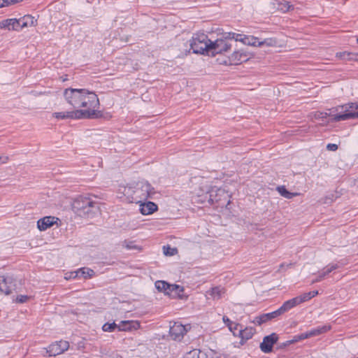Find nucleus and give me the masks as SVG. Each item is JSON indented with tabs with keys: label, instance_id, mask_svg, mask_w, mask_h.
I'll return each mask as SVG.
<instances>
[{
	"label": "nucleus",
	"instance_id": "obj_51",
	"mask_svg": "<svg viewBox=\"0 0 358 358\" xmlns=\"http://www.w3.org/2000/svg\"><path fill=\"white\" fill-rule=\"evenodd\" d=\"M309 292L311 294V298H313L318 294V291H317V290Z\"/></svg>",
	"mask_w": 358,
	"mask_h": 358
},
{
	"label": "nucleus",
	"instance_id": "obj_30",
	"mask_svg": "<svg viewBox=\"0 0 358 358\" xmlns=\"http://www.w3.org/2000/svg\"><path fill=\"white\" fill-rule=\"evenodd\" d=\"M155 287L159 292H164L167 295V291L170 288V284L163 280L155 282Z\"/></svg>",
	"mask_w": 358,
	"mask_h": 358
},
{
	"label": "nucleus",
	"instance_id": "obj_48",
	"mask_svg": "<svg viewBox=\"0 0 358 358\" xmlns=\"http://www.w3.org/2000/svg\"><path fill=\"white\" fill-rule=\"evenodd\" d=\"M9 157L8 156H0V160L2 164H6L8 161Z\"/></svg>",
	"mask_w": 358,
	"mask_h": 358
},
{
	"label": "nucleus",
	"instance_id": "obj_2",
	"mask_svg": "<svg viewBox=\"0 0 358 358\" xmlns=\"http://www.w3.org/2000/svg\"><path fill=\"white\" fill-rule=\"evenodd\" d=\"M210 41L208 36L203 33H196L190 40V48L193 53L210 55Z\"/></svg>",
	"mask_w": 358,
	"mask_h": 358
},
{
	"label": "nucleus",
	"instance_id": "obj_16",
	"mask_svg": "<svg viewBox=\"0 0 358 358\" xmlns=\"http://www.w3.org/2000/svg\"><path fill=\"white\" fill-rule=\"evenodd\" d=\"M58 220L53 216H46L38 220L37 227L40 231H45L56 223Z\"/></svg>",
	"mask_w": 358,
	"mask_h": 358
},
{
	"label": "nucleus",
	"instance_id": "obj_28",
	"mask_svg": "<svg viewBox=\"0 0 358 358\" xmlns=\"http://www.w3.org/2000/svg\"><path fill=\"white\" fill-rule=\"evenodd\" d=\"M94 271L89 268H82L76 271L75 276H82L85 279L92 278L94 275Z\"/></svg>",
	"mask_w": 358,
	"mask_h": 358
},
{
	"label": "nucleus",
	"instance_id": "obj_1",
	"mask_svg": "<svg viewBox=\"0 0 358 358\" xmlns=\"http://www.w3.org/2000/svg\"><path fill=\"white\" fill-rule=\"evenodd\" d=\"M64 96L67 103L73 108H85L86 109L83 110L99 112L97 117L93 119L103 116L101 111L95 110L99 106V100L95 92L86 89L67 88L64 92Z\"/></svg>",
	"mask_w": 358,
	"mask_h": 358
},
{
	"label": "nucleus",
	"instance_id": "obj_12",
	"mask_svg": "<svg viewBox=\"0 0 358 358\" xmlns=\"http://www.w3.org/2000/svg\"><path fill=\"white\" fill-rule=\"evenodd\" d=\"M249 53L243 50L234 51L229 57L231 64L237 65L243 62H245L249 59Z\"/></svg>",
	"mask_w": 358,
	"mask_h": 358
},
{
	"label": "nucleus",
	"instance_id": "obj_46",
	"mask_svg": "<svg viewBox=\"0 0 358 358\" xmlns=\"http://www.w3.org/2000/svg\"><path fill=\"white\" fill-rule=\"evenodd\" d=\"M348 106L349 108H351V109H352V108L358 109V101L356 102V103H349L348 104Z\"/></svg>",
	"mask_w": 358,
	"mask_h": 358
},
{
	"label": "nucleus",
	"instance_id": "obj_54",
	"mask_svg": "<svg viewBox=\"0 0 358 358\" xmlns=\"http://www.w3.org/2000/svg\"><path fill=\"white\" fill-rule=\"evenodd\" d=\"M357 43H358V36L357 37Z\"/></svg>",
	"mask_w": 358,
	"mask_h": 358
},
{
	"label": "nucleus",
	"instance_id": "obj_22",
	"mask_svg": "<svg viewBox=\"0 0 358 358\" xmlns=\"http://www.w3.org/2000/svg\"><path fill=\"white\" fill-rule=\"evenodd\" d=\"M338 268L339 266L337 264H329L325 268H324L322 272H320L318 276L315 279L313 280L311 284L320 282L327 275Z\"/></svg>",
	"mask_w": 358,
	"mask_h": 358
},
{
	"label": "nucleus",
	"instance_id": "obj_9",
	"mask_svg": "<svg viewBox=\"0 0 358 358\" xmlns=\"http://www.w3.org/2000/svg\"><path fill=\"white\" fill-rule=\"evenodd\" d=\"M278 336L275 333L266 336L260 344V349L264 353H269L273 350V345L278 341Z\"/></svg>",
	"mask_w": 358,
	"mask_h": 358
},
{
	"label": "nucleus",
	"instance_id": "obj_25",
	"mask_svg": "<svg viewBox=\"0 0 358 358\" xmlns=\"http://www.w3.org/2000/svg\"><path fill=\"white\" fill-rule=\"evenodd\" d=\"M299 304V303L297 298L294 297L292 299L285 301L278 309L281 315H282L285 312L288 311L289 310Z\"/></svg>",
	"mask_w": 358,
	"mask_h": 358
},
{
	"label": "nucleus",
	"instance_id": "obj_36",
	"mask_svg": "<svg viewBox=\"0 0 358 358\" xmlns=\"http://www.w3.org/2000/svg\"><path fill=\"white\" fill-rule=\"evenodd\" d=\"M163 251L164 254L166 256H173L177 252V248H171L169 245H164L163 247Z\"/></svg>",
	"mask_w": 358,
	"mask_h": 358
},
{
	"label": "nucleus",
	"instance_id": "obj_3",
	"mask_svg": "<svg viewBox=\"0 0 358 358\" xmlns=\"http://www.w3.org/2000/svg\"><path fill=\"white\" fill-rule=\"evenodd\" d=\"M208 202L211 204L216 203L217 207H226L230 204V196L224 189L211 188L207 192Z\"/></svg>",
	"mask_w": 358,
	"mask_h": 358
},
{
	"label": "nucleus",
	"instance_id": "obj_17",
	"mask_svg": "<svg viewBox=\"0 0 358 358\" xmlns=\"http://www.w3.org/2000/svg\"><path fill=\"white\" fill-rule=\"evenodd\" d=\"M235 41L242 42L245 45L257 46L259 38L253 36L237 34Z\"/></svg>",
	"mask_w": 358,
	"mask_h": 358
},
{
	"label": "nucleus",
	"instance_id": "obj_49",
	"mask_svg": "<svg viewBox=\"0 0 358 358\" xmlns=\"http://www.w3.org/2000/svg\"><path fill=\"white\" fill-rule=\"evenodd\" d=\"M75 275H76V271L71 272L69 275L65 277V278L68 280L70 278H76L78 277V276H75Z\"/></svg>",
	"mask_w": 358,
	"mask_h": 358
},
{
	"label": "nucleus",
	"instance_id": "obj_7",
	"mask_svg": "<svg viewBox=\"0 0 358 358\" xmlns=\"http://www.w3.org/2000/svg\"><path fill=\"white\" fill-rule=\"evenodd\" d=\"M69 348V343L65 341H60L52 343L47 348V352L50 357L60 355L67 350Z\"/></svg>",
	"mask_w": 358,
	"mask_h": 358
},
{
	"label": "nucleus",
	"instance_id": "obj_6",
	"mask_svg": "<svg viewBox=\"0 0 358 358\" xmlns=\"http://www.w3.org/2000/svg\"><path fill=\"white\" fill-rule=\"evenodd\" d=\"M17 289L15 279L12 276H0V292L6 295L10 294Z\"/></svg>",
	"mask_w": 358,
	"mask_h": 358
},
{
	"label": "nucleus",
	"instance_id": "obj_39",
	"mask_svg": "<svg viewBox=\"0 0 358 358\" xmlns=\"http://www.w3.org/2000/svg\"><path fill=\"white\" fill-rule=\"evenodd\" d=\"M252 322L257 325H261L265 323L264 320L263 318V314L255 317V319L252 321Z\"/></svg>",
	"mask_w": 358,
	"mask_h": 358
},
{
	"label": "nucleus",
	"instance_id": "obj_19",
	"mask_svg": "<svg viewBox=\"0 0 358 358\" xmlns=\"http://www.w3.org/2000/svg\"><path fill=\"white\" fill-rule=\"evenodd\" d=\"M329 329V327H327V326H323L322 327L317 328L306 333H302L298 335V340L301 341L311 336L320 335L322 333L327 331Z\"/></svg>",
	"mask_w": 358,
	"mask_h": 358
},
{
	"label": "nucleus",
	"instance_id": "obj_35",
	"mask_svg": "<svg viewBox=\"0 0 358 358\" xmlns=\"http://www.w3.org/2000/svg\"><path fill=\"white\" fill-rule=\"evenodd\" d=\"M278 9L285 13L290 10H293L294 6L290 4L289 2L285 1L284 2H280L278 3Z\"/></svg>",
	"mask_w": 358,
	"mask_h": 358
},
{
	"label": "nucleus",
	"instance_id": "obj_38",
	"mask_svg": "<svg viewBox=\"0 0 358 358\" xmlns=\"http://www.w3.org/2000/svg\"><path fill=\"white\" fill-rule=\"evenodd\" d=\"M242 326L239 324H235L234 327H232V325H231L229 329V330L233 333V334L234 336H238V330L240 329V328H241Z\"/></svg>",
	"mask_w": 358,
	"mask_h": 358
},
{
	"label": "nucleus",
	"instance_id": "obj_37",
	"mask_svg": "<svg viewBox=\"0 0 358 358\" xmlns=\"http://www.w3.org/2000/svg\"><path fill=\"white\" fill-rule=\"evenodd\" d=\"M296 298L299 301V304L312 299L310 292L304 293L299 296H296Z\"/></svg>",
	"mask_w": 358,
	"mask_h": 358
},
{
	"label": "nucleus",
	"instance_id": "obj_18",
	"mask_svg": "<svg viewBox=\"0 0 358 358\" xmlns=\"http://www.w3.org/2000/svg\"><path fill=\"white\" fill-rule=\"evenodd\" d=\"M183 292V287L175 284H170V288L167 291V295H169L173 298H178L182 299H184Z\"/></svg>",
	"mask_w": 358,
	"mask_h": 358
},
{
	"label": "nucleus",
	"instance_id": "obj_47",
	"mask_svg": "<svg viewBox=\"0 0 358 358\" xmlns=\"http://www.w3.org/2000/svg\"><path fill=\"white\" fill-rule=\"evenodd\" d=\"M298 341H300V340H298V335H296L293 337L292 340L287 341V343L288 344H292Z\"/></svg>",
	"mask_w": 358,
	"mask_h": 358
},
{
	"label": "nucleus",
	"instance_id": "obj_50",
	"mask_svg": "<svg viewBox=\"0 0 358 358\" xmlns=\"http://www.w3.org/2000/svg\"><path fill=\"white\" fill-rule=\"evenodd\" d=\"M237 34H238L232 33V32L228 33V36H227V38L234 39L235 40V38H236V35Z\"/></svg>",
	"mask_w": 358,
	"mask_h": 358
},
{
	"label": "nucleus",
	"instance_id": "obj_31",
	"mask_svg": "<svg viewBox=\"0 0 358 358\" xmlns=\"http://www.w3.org/2000/svg\"><path fill=\"white\" fill-rule=\"evenodd\" d=\"M277 45V41L274 38H266L264 41H258L257 46L262 47L264 45H266L268 47H273Z\"/></svg>",
	"mask_w": 358,
	"mask_h": 358
},
{
	"label": "nucleus",
	"instance_id": "obj_14",
	"mask_svg": "<svg viewBox=\"0 0 358 358\" xmlns=\"http://www.w3.org/2000/svg\"><path fill=\"white\" fill-rule=\"evenodd\" d=\"M141 327L140 322L134 320H122L118 324L119 331H131Z\"/></svg>",
	"mask_w": 358,
	"mask_h": 358
},
{
	"label": "nucleus",
	"instance_id": "obj_13",
	"mask_svg": "<svg viewBox=\"0 0 358 358\" xmlns=\"http://www.w3.org/2000/svg\"><path fill=\"white\" fill-rule=\"evenodd\" d=\"M1 29H7L8 30L20 31L21 30L20 20L10 18L0 22Z\"/></svg>",
	"mask_w": 358,
	"mask_h": 358
},
{
	"label": "nucleus",
	"instance_id": "obj_55",
	"mask_svg": "<svg viewBox=\"0 0 358 358\" xmlns=\"http://www.w3.org/2000/svg\"><path fill=\"white\" fill-rule=\"evenodd\" d=\"M355 60L358 61V55H357V57L355 59Z\"/></svg>",
	"mask_w": 358,
	"mask_h": 358
},
{
	"label": "nucleus",
	"instance_id": "obj_34",
	"mask_svg": "<svg viewBox=\"0 0 358 358\" xmlns=\"http://www.w3.org/2000/svg\"><path fill=\"white\" fill-rule=\"evenodd\" d=\"M122 246L128 250H141V248L136 245L135 241H124L122 243Z\"/></svg>",
	"mask_w": 358,
	"mask_h": 358
},
{
	"label": "nucleus",
	"instance_id": "obj_26",
	"mask_svg": "<svg viewBox=\"0 0 358 358\" xmlns=\"http://www.w3.org/2000/svg\"><path fill=\"white\" fill-rule=\"evenodd\" d=\"M21 29L27 27H32L35 25L36 22L34 17L31 15H27L20 18Z\"/></svg>",
	"mask_w": 358,
	"mask_h": 358
},
{
	"label": "nucleus",
	"instance_id": "obj_56",
	"mask_svg": "<svg viewBox=\"0 0 358 358\" xmlns=\"http://www.w3.org/2000/svg\"><path fill=\"white\" fill-rule=\"evenodd\" d=\"M358 358V357H357Z\"/></svg>",
	"mask_w": 358,
	"mask_h": 358
},
{
	"label": "nucleus",
	"instance_id": "obj_53",
	"mask_svg": "<svg viewBox=\"0 0 358 358\" xmlns=\"http://www.w3.org/2000/svg\"><path fill=\"white\" fill-rule=\"evenodd\" d=\"M290 345V344H288L287 341L286 342L283 343L280 345V348H281V347H286V346H288V345Z\"/></svg>",
	"mask_w": 358,
	"mask_h": 358
},
{
	"label": "nucleus",
	"instance_id": "obj_32",
	"mask_svg": "<svg viewBox=\"0 0 358 358\" xmlns=\"http://www.w3.org/2000/svg\"><path fill=\"white\" fill-rule=\"evenodd\" d=\"M281 315L279 309L268 313L263 314L264 322H266Z\"/></svg>",
	"mask_w": 358,
	"mask_h": 358
},
{
	"label": "nucleus",
	"instance_id": "obj_23",
	"mask_svg": "<svg viewBox=\"0 0 358 358\" xmlns=\"http://www.w3.org/2000/svg\"><path fill=\"white\" fill-rule=\"evenodd\" d=\"M255 333V329L253 327L240 328L238 330V336L241 338V343L243 344L244 341L251 338Z\"/></svg>",
	"mask_w": 358,
	"mask_h": 358
},
{
	"label": "nucleus",
	"instance_id": "obj_11",
	"mask_svg": "<svg viewBox=\"0 0 358 358\" xmlns=\"http://www.w3.org/2000/svg\"><path fill=\"white\" fill-rule=\"evenodd\" d=\"M184 358H217L216 357V353L212 350H209L208 351H203L200 350H193L189 352H187Z\"/></svg>",
	"mask_w": 358,
	"mask_h": 358
},
{
	"label": "nucleus",
	"instance_id": "obj_10",
	"mask_svg": "<svg viewBox=\"0 0 358 358\" xmlns=\"http://www.w3.org/2000/svg\"><path fill=\"white\" fill-rule=\"evenodd\" d=\"M140 185L141 187L135 191V193L139 196L146 199L152 197L155 194L154 187L148 182H142Z\"/></svg>",
	"mask_w": 358,
	"mask_h": 358
},
{
	"label": "nucleus",
	"instance_id": "obj_24",
	"mask_svg": "<svg viewBox=\"0 0 358 358\" xmlns=\"http://www.w3.org/2000/svg\"><path fill=\"white\" fill-rule=\"evenodd\" d=\"M358 112H349L343 114H336L332 117L334 122H339L341 120H346L349 119H357Z\"/></svg>",
	"mask_w": 358,
	"mask_h": 358
},
{
	"label": "nucleus",
	"instance_id": "obj_27",
	"mask_svg": "<svg viewBox=\"0 0 358 358\" xmlns=\"http://www.w3.org/2000/svg\"><path fill=\"white\" fill-rule=\"evenodd\" d=\"M224 292L225 289L220 286L213 287L208 292V294L210 295L214 300H218L221 299Z\"/></svg>",
	"mask_w": 358,
	"mask_h": 358
},
{
	"label": "nucleus",
	"instance_id": "obj_33",
	"mask_svg": "<svg viewBox=\"0 0 358 358\" xmlns=\"http://www.w3.org/2000/svg\"><path fill=\"white\" fill-rule=\"evenodd\" d=\"M116 329L118 330V324L115 322L112 323L106 322L102 326V330L106 332H113Z\"/></svg>",
	"mask_w": 358,
	"mask_h": 358
},
{
	"label": "nucleus",
	"instance_id": "obj_8",
	"mask_svg": "<svg viewBox=\"0 0 358 358\" xmlns=\"http://www.w3.org/2000/svg\"><path fill=\"white\" fill-rule=\"evenodd\" d=\"M187 331V326L178 322H175L169 329L170 336L175 341H180Z\"/></svg>",
	"mask_w": 358,
	"mask_h": 358
},
{
	"label": "nucleus",
	"instance_id": "obj_40",
	"mask_svg": "<svg viewBox=\"0 0 358 358\" xmlns=\"http://www.w3.org/2000/svg\"><path fill=\"white\" fill-rule=\"evenodd\" d=\"M29 297L27 295H19L17 296L15 301L19 303H23L27 301Z\"/></svg>",
	"mask_w": 358,
	"mask_h": 358
},
{
	"label": "nucleus",
	"instance_id": "obj_21",
	"mask_svg": "<svg viewBox=\"0 0 358 358\" xmlns=\"http://www.w3.org/2000/svg\"><path fill=\"white\" fill-rule=\"evenodd\" d=\"M157 205L152 201H148L140 205V211L143 215H150L157 210Z\"/></svg>",
	"mask_w": 358,
	"mask_h": 358
},
{
	"label": "nucleus",
	"instance_id": "obj_45",
	"mask_svg": "<svg viewBox=\"0 0 358 358\" xmlns=\"http://www.w3.org/2000/svg\"><path fill=\"white\" fill-rule=\"evenodd\" d=\"M223 322L227 324L228 327H229L231 325H232V322L227 317L224 316L222 317Z\"/></svg>",
	"mask_w": 358,
	"mask_h": 358
},
{
	"label": "nucleus",
	"instance_id": "obj_4",
	"mask_svg": "<svg viewBox=\"0 0 358 358\" xmlns=\"http://www.w3.org/2000/svg\"><path fill=\"white\" fill-rule=\"evenodd\" d=\"M99 114V112L90 110H73L69 112H59L53 113L57 119H92Z\"/></svg>",
	"mask_w": 358,
	"mask_h": 358
},
{
	"label": "nucleus",
	"instance_id": "obj_44",
	"mask_svg": "<svg viewBox=\"0 0 358 358\" xmlns=\"http://www.w3.org/2000/svg\"><path fill=\"white\" fill-rule=\"evenodd\" d=\"M329 115L327 113H319L318 114H317L315 115L316 118H321V119H323V118H326L327 116H329Z\"/></svg>",
	"mask_w": 358,
	"mask_h": 358
},
{
	"label": "nucleus",
	"instance_id": "obj_52",
	"mask_svg": "<svg viewBox=\"0 0 358 358\" xmlns=\"http://www.w3.org/2000/svg\"><path fill=\"white\" fill-rule=\"evenodd\" d=\"M23 0H12V4H15V3H19V2H21Z\"/></svg>",
	"mask_w": 358,
	"mask_h": 358
},
{
	"label": "nucleus",
	"instance_id": "obj_5",
	"mask_svg": "<svg viewBox=\"0 0 358 358\" xmlns=\"http://www.w3.org/2000/svg\"><path fill=\"white\" fill-rule=\"evenodd\" d=\"M231 45L226 40L219 38L215 41H210V55L215 56L217 54H222L231 49Z\"/></svg>",
	"mask_w": 358,
	"mask_h": 358
},
{
	"label": "nucleus",
	"instance_id": "obj_20",
	"mask_svg": "<svg viewBox=\"0 0 358 358\" xmlns=\"http://www.w3.org/2000/svg\"><path fill=\"white\" fill-rule=\"evenodd\" d=\"M99 208L97 203L93 201H92V203H90L89 206H85L83 210H81L78 214L80 216H87L90 217L94 215L96 212H98Z\"/></svg>",
	"mask_w": 358,
	"mask_h": 358
},
{
	"label": "nucleus",
	"instance_id": "obj_15",
	"mask_svg": "<svg viewBox=\"0 0 358 358\" xmlns=\"http://www.w3.org/2000/svg\"><path fill=\"white\" fill-rule=\"evenodd\" d=\"M90 203H92V200L90 198L84 196H80L74 200L73 203V209L76 213H78L81 210H83L85 206H89Z\"/></svg>",
	"mask_w": 358,
	"mask_h": 358
},
{
	"label": "nucleus",
	"instance_id": "obj_29",
	"mask_svg": "<svg viewBox=\"0 0 358 358\" xmlns=\"http://www.w3.org/2000/svg\"><path fill=\"white\" fill-rule=\"evenodd\" d=\"M277 191L279 192V194L286 198V199H292L293 198L294 196L298 195L297 193H293V192H289L285 186H278L276 188Z\"/></svg>",
	"mask_w": 358,
	"mask_h": 358
},
{
	"label": "nucleus",
	"instance_id": "obj_42",
	"mask_svg": "<svg viewBox=\"0 0 358 358\" xmlns=\"http://www.w3.org/2000/svg\"><path fill=\"white\" fill-rule=\"evenodd\" d=\"M327 148L331 151H336L338 149V145L334 143H329L327 145Z\"/></svg>",
	"mask_w": 358,
	"mask_h": 358
},
{
	"label": "nucleus",
	"instance_id": "obj_43",
	"mask_svg": "<svg viewBox=\"0 0 358 358\" xmlns=\"http://www.w3.org/2000/svg\"><path fill=\"white\" fill-rule=\"evenodd\" d=\"M351 54L349 52H337L336 57L338 58H345V56H350Z\"/></svg>",
	"mask_w": 358,
	"mask_h": 358
},
{
	"label": "nucleus",
	"instance_id": "obj_41",
	"mask_svg": "<svg viewBox=\"0 0 358 358\" xmlns=\"http://www.w3.org/2000/svg\"><path fill=\"white\" fill-rule=\"evenodd\" d=\"M12 0H0V8L12 5Z\"/></svg>",
	"mask_w": 358,
	"mask_h": 358
}]
</instances>
